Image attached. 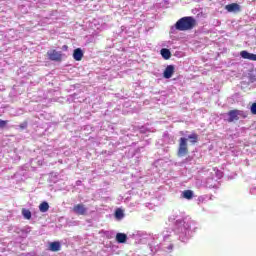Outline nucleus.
Masks as SVG:
<instances>
[{
	"label": "nucleus",
	"instance_id": "obj_7",
	"mask_svg": "<svg viewBox=\"0 0 256 256\" xmlns=\"http://www.w3.org/2000/svg\"><path fill=\"white\" fill-rule=\"evenodd\" d=\"M225 9L226 11H228V13H235V12L241 11V6H239V4L237 3H232V4L226 5Z\"/></svg>",
	"mask_w": 256,
	"mask_h": 256
},
{
	"label": "nucleus",
	"instance_id": "obj_18",
	"mask_svg": "<svg viewBox=\"0 0 256 256\" xmlns=\"http://www.w3.org/2000/svg\"><path fill=\"white\" fill-rule=\"evenodd\" d=\"M7 123H9V120L0 119V129H4V127H7Z\"/></svg>",
	"mask_w": 256,
	"mask_h": 256
},
{
	"label": "nucleus",
	"instance_id": "obj_12",
	"mask_svg": "<svg viewBox=\"0 0 256 256\" xmlns=\"http://www.w3.org/2000/svg\"><path fill=\"white\" fill-rule=\"evenodd\" d=\"M116 241L118 243H126V241H127V234H125V233H118L116 235Z\"/></svg>",
	"mask_w": 256,
	"mask_h": 256
},
{
	"label": "nucleus",
	"instance_id": "obj_20",
	"mask_svg": "<svg viewBox=\"0 0 256 256\" xmlns=\"http://www.w3.org/2000/svg\"><path fill=\"white\" fill-rule=\"evenodd\" d=\"M20 129H27V122H23L19 125Z\"/></svg>",
	"mask_w": 256,
	"mask_h": 256
},
{
	"label": "nucleus",
	"instance_id": "obj_17",
	"mask_svg": "<svg viewBox=\"0 0 256 256\" xmlns=\"http://www.w3.org/2000/svg\"><path fill=\"white\" fill-rule=\"evenodd\" d=\"M115 217H116V219H123V217H124L123 210L117 209L115 211Z\"/></svg>",
	"mask_w": 256,
	"mask_h": 256
},
{
	"label": "nucleus",
	"instance_id": "obj_8",
	"mask_svg": "<svg viewBox=\"0 0 256 256\" xmlns=\"http://www.w3.org/2000/svg\"><path fill=\"white\" fill-rule=\"evenodd\" d=\"M242 59H248V61H256V54L249 53L247 50L240 52Z\"/></svg>",
	"mask_w": 256,
	"mask_h": 256
},
{
	"label": "nucleus",
	"instance_id": "obj_10",
	"mask_svg": "<svg viewBox=\"0 0 256 256\" xmlns=\"http://www.w3.org/2000/svg\"><path fill=\"white\" fill-rule=\"evenodd\" d=\"M49 251L56 253L57 251H61V243L58 241L52 242L49 244Z\"/></svg>",
	"mask_w": 256,
	"mask_h": 256
},
{
	"label": "nucleus",
	"instance_id": "obj_13",
	"mask_svg": "<svg viewBox=\"0 0 256 256\" xmlns=\"http://www.w3.org/2000/svg\"><path fill=\"white\" fill-rule=\"evenodd\" d=\"M188 139L192 145H195L199 141V135L197 133H192L188 136Z\"/></svg>",
	"mask_w": 256,
	"mask_h": 256
},
{
	"label": "nucleus",
	"instance_id": "obj_3",
	"mask_svg": "<svg viewBox=\"0 0 256 256\" xmlns=\"http://www.w3.org/2000/svg\"><path fill=\"white\" fill-rule=\"evenodd\" d=\"M47 55L50 61H57V62L63 61V53L58 52L57 50H51L47 52Z\"/></svg>",
	"mask_w": 256,
	"mask_h": 256
},
{
	"label": "nucleus",
	"instance_id": "obj_21",
	"mask_svg": "<svg viewBox=\"0 0 256 256\" xmlns=\"http://www.w3.org/2000/svg\"><path fill=\"white\" fill-rule=\"evenodd\" d=\"M62 49H63V51H67V49H69V46L63 45V46H62Z\"/></svg>",
	"mask_w": 256,
	"mask_h": 256
},
{
	"label": "nucleus",
	"instance_id": "obj_15",
	"mask_svg": "<svg viewBox=\"0 0 256 256\" xmlns=\"http://www.w3.org/2000/svg\"><path fill=\"white\" fill-rule=\"evenodd\" d=\"M39 210L41 211V213H47V211H49V203L47 202H42L39 205Z\"/></svg>",
	"mask_w": 256,
	"mask_h": 256
},
{
	"label": "nucleus",
	"instance_id": "obj_6",
	"mask_svg": "<svg viewBox=\"0 0 256 256\" xmlns=\"http://www.w3.org/2000/svg\"><path fill=\"white\" fill-rule=\"evenodd\" d=\"M174 73H175V66L168 65L163 72V77L164 79H171Z\"/></svg>",
	"mask_w": 256,
	"mask_h": 256
},
{
	"label": "nucleus",
	"instance_id": "obj_9",
	"mask_svg": "<svg viewBox=\"0 0 256 256\" xmlns=\"http://www.w3.org/2000/svg\"><path fill=\"white\" fill-rule=\"evenodd\" d=\"M84 57L83 50L81 48H76L73 52L74 61H82Z\"/></svg>",
	"mask_w": 256,
	"mask_h": 256
},
{
	"label": "nucleus",
	"instance_id": "obj_1",
	"mask_svg": "<svg viewBox=\"0 0 256 256\" xmlns=\"http://www.w3.org/2000/svg\"><path fill=\"white\" fill-rule=\"evenodd\" d=\"M195 27H197V20L193 16L182 17L175 23V29L177 31H191Z\"/></svg>",
	"mask_w": 256,
	"mask_h": 256
},
{
	"label": "nucleus",
	"instance_id": "obj_19",
	"mask_svg": "<svg viewBox=\"0 0 256 256\" xmlns=\"http://www.w3.org/2000/svg\"><path fill=\"white\" fill-rule=\"evenodd\" d=\"M250 111L252 115H256V102L251 105Z\"/></svg>",
	"mask_w": 256,
	"mask_h": 256
},
{
	"label": "nucleus",
	"instance_id": "obj_5",
	"mask_svg": "<svg viewBox=\"0 0 256 256\" xmlns=\"http://www.w3.org/2000/svg\"><path fill=\"white\" fill-rule=\"evenodd\" d=\"M73 213L76 215H87V207L84 204H76L72 208Z\"/></svg>",
	"mask_w": 256,
	"mask_h": 256
},
{
	"label": "nucleus",
	"instance_id": "obj_11",
	"mask_svg": "<svg viewBox=\"0 0 256 256\" xmlns=\"http://www.w3.org/2000/svg\"><path fill=\"white\" fill-rule=\"evenodd\" d=\"M163 59H171V51L167 48H162L161 51H160Z\"/></svg>",
	"mask_w": 256,
	"mask_h": 256
},
{
	"label": "nucleus",
	"instance_id": "obj_16",
	"mask_svg": "<svg viewBox=\"0 0 256 256\" xmlns=\"http://www.w3.org/2000/svg\"><path fill=\"white\" fill-rule=\"evenodd\" d=\"M22 215L24 217V219H31V210L23 208L22 209Z\"/></svg>",
	"mask_w": 256,
	"mask_h": 256
},
{
	"label": "nucleus",
	"instance_id": "obj_23",
	"mask_svg": "<svg viewBox=\"0 0 256 256\" xmlns=\"http://www.w3.org/2000/svg\"><path fill=\"white\" fill-rule=\"evenodd\" d=\"M0 256H2V255L0 254Z\"/></svg>",
	"mask_w": 256,
	"mask_h": 256
},
{
	"label": "nucleus",
	"instance_id": "obj_2",
	"mask_svg": "<svg viewBox=\"0 0 256 256\" xmlns=\"http://www.w3.org/2000/svg\"><path fill=\"white\" fill-rule=\"evenodd\" d=\"M189 154V146L187 144V138L181 137L179 139V146H178V152L177 155L179 157H185V155Z\"/></svg>",
	"mask_w": 256,
	"mask_h": 256
},
{
	"label": "nucleus",
	"instance_id": "obj_4",
	"mask_svg": "<svg viewBox=\"0 0 256 256\" xmlns=\"http://www.w3.org/2000/svg\"><path fill=\"white\" fill-rule=\"evenodd\" d=\"M241 113H243V111L238 109L230 110L228 112V123H233V121H239V115H241Z\"/></svg>",
	"mask_w": 256,
	"mask_h": 256
},
{
	"label": "nucleus",
	"instance_id": "obj_22",
	"mask_svg": "<svg viewBox=\"0 0 256 256\" xmlns=\"http://www.w3.org/2000/svg\"><path fill=\"white\" fill-rule=\"evenodd\" d=\"M217 173H218V177H223V172L217 170Z\"/></svg>",
	"mask_w": 256,
	"mask_h": 256
},
{
	"label": "nucleus",
	"instance_id": "obj_14",
	"mask_svg": "<svg viewBox=\"0 0 256 256\" xmlns=\"http://www.w3.org/2000/svg\"><path fill=\"white\" fill-rule=\"evenodd\" d=\"M182 197H183L184 199H188V200L193 199V190H185V191L182 193Z\"/></svg>",
	"mask_w": 256,
	"mask_h": 256
}]
</instances>
